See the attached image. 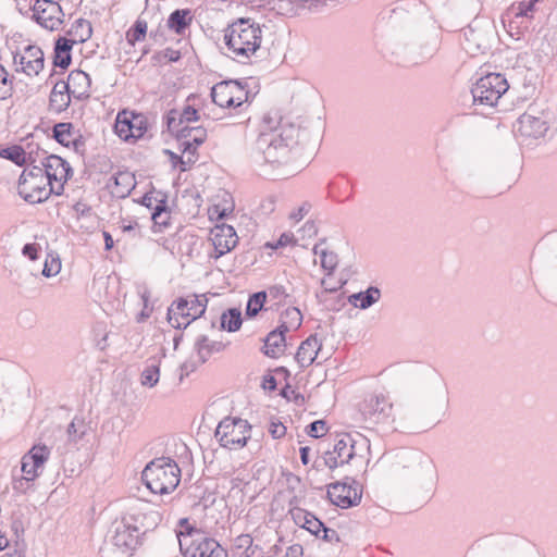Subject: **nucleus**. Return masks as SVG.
Returning <instances> with one entry per match:
<instances>
[{"instance_id":"21","label":"nucleus","mask_w":557,"mask_h":557,"mask_svg":"<svg viewBox=\"0 0 557 557\" xmlns=\"http://www.w3.org/2000/svg\"><path fill=\"white\" fill-rule=\"evenodd\" d=\"M65 87L74 99L84 100L90 96L91 78L86 72L74 70L69 74Z\"/></svg>"},{"instance_id":"12","label":"nucleus","mask_w":557,"mask_h":557,"mask_svg":"<svg viewBox=\"0 0 557 557\" xmlns=\"http://www.w3.org/2000/svg\"><path fill=\"white\" fill-rule=\"evenodd\" d=\"M327 497L335 506L346 509L360 503L362 491L355 480L345 478L344 481L327 486Z\"/></svg>"},{"instance_id":"30","label":"nucleus","mask_w":557,"mask_h":557,"mask_svg":"<svg viewBox=\"0 0 557 557\" xmlns=\"http://www.w3.org/2000/svg\"><path fill=\"white\" fill-rule=\"evenodd\" d=\"M172 134H175L178 143L189 141L190 144L202 145L207 139V129L202 126L185 125Z\"/></svg>"},{"instance_id":"25","label":"nucleus","mask_w":557,"mask_h":557,"mask_svg":"<svg viewBox=\"0 0 557 557\" xmlns=\"http://www.w3.org/2000/svg\"><path fill=\"white\" fill-rule=\"evenodd\" d=\"M72 97V94L67 90V87H65V82H57L49 97L50 110L57 113L65 111L71 103Z\"/></svg>"},{"instance_id":"33","label":"nucleus","mask_w":557,"mask_h":557,"mask_svg":"<svg viewBox=\"0 0 557 557\" xmlns=\"http://www.w3.org/2000/svg\"><path fill=\"white\" fill-rule=\"evenodd\" d=\"M69 34L73 36L72 40H74V42H85L91 37V24L87 20L78 18L72 25Z\"/></svg>"},{"instance_id":"7","label":"nucleus","mask_w":557,"mask_h":557,"mask_svg":"<svg viewBox=\"0 0 557 557\" xmlns=\"http://www.w3.org/2000/svg\"><path fill=\"white\" fill-rule=\"evenodd\" d=\"M139 529L123 519L113 530V534L100 548L101 557H128L138 545Z\"/></svg>"},{"instance_id":"8","label":"nucleus","mask_w":557,"mask_h":557,"mask_svg":"<svg viewBox=\"0 0 557 557\" xmlns=\"http://www.w3.org/2000/svg\"><path fill=\"white\" fill-rule=\"evenodd\" d=\"M206 295H193L190 299L178 298L168 309V321L175 329H185L201 317L207 308Z\"/></svg>"},{"instance_id":"5","label":"nucleus","mask_w":557,"mask_h":557,"mask_svg":"<svg viewBox=\"0 0 557 557\" xmlns=\"http://www.w3.org/2000/svg\"><path fill=\"white\" fill-rule=\"evenodd\" d=\"M369 449V441L357 433L351 435L348 433L342 434L336 440L332 450H327L321 458V463L333 470L337 467L349 463L351 460L364 458V451Z\"/></svg>"},{"instance_id":"2","label":"nucleus","mask_w":557,"mask_h":557,"mask_svg":"<svg viewBox=\"0 0 557 557\" xmlns=\"http://www.w3.org/2000/svg\"><path fill=\"white\" fill-rule=\"evenodd\" d=\"M262 30L259 24L249 18H239L225 32L224 41L232 58L246 62L260 49Z\"/></svg>"},{"instance_id":"15","label":"nucleus","mask_w":557,"mask_h":557,"mask_svg":"<svg viewBox=\"0 0 557 557\" xmlns=\"http://www.w3.org/2000/svg\"><path fill=\"white\" fill-rule=\"evenodd\" d=\"M44 62V52L38 46L29 45L13 55L15 71L29 77L37 76L42 71Z\"/></svg>"},{"instance_id":"42","label":"nucleus","mask_w":557,"mask_h":557,"mask_svg":"<svg viewBox=\"0 0 557 557\" xmlns=\"http://www.w3.org/2000/svg\"><path fill=\"white\" fill-rule=\"evenodd\" d=\"M189 14L188 10H175L171 13L168 25L171 29L175 30L177 34H182V32L188 26L191 18L187 21V15Z\"/></svg>"},{"instance_id":"13","label":"nucleus","mask_w":557,"mask_h":557,"mask_svg":"<svg viewBox=\"0 0 557 557\" xmlns=\"http://www.w3.org/2000/svg\"><path fill=\"white\" fill-rule=\"evenodd\" d=\"M32 10L33 18L45 29L58 30L64 23V13L55 1L36 0Z\"/></svg>"},{"instance_id":"48","label":"nucleus","mask_w":557,"mask_h":557,"mask_svg":"<svg viewBox=\"0 0 557 557\" xmlns=\"http://www.w3.org/2000/svg\"><path fill=\"white\" fill-rule=\"evenodd\" d=\"M265 292V298H270L274 301L275 305H281L285 301L287 298V293L284 286L282 285H274L269 287Z\"/></svg>"},{"instance_id":"35","label":"nucleus","mask_w":557,"mask_h":557,"mask_svg":"<svg viewBox=\"0 0 557 557\" xmlns=\"http://www.w3.org/2000/svg\"><path fill=\"white\" fill-rule=\"evenodd\" d=\"M88 426L81 417H74L71 423L67 425L66 434L70 443H77L81 441L87 433Z\"/></svg>"},{"instance_id":"41","label":"nucleus","mask_w":557,"mask_h":557,"mask_svg":"<svg viewBox=\"0 0 557 557\" xmlns=\"http://www.w3.org/2000/svg\"><path fill=\"white\" fill-rule=\"evenodd\" d=\"M115 133L117 136L127 141L132 139L131 120L128 117V111H122L117 114L115 121Z\"/></svg>"},{"instance_id":"28","label":"nucleus","mask_w":557,"mask_h":557,"mask_svg":"<svg viewBox=\"0 0 557 557\" xmlns=\"http://www.w3.org/2000/svg\"><path fill=\"white\" fill-rule=\"evenodd\" d=\"M74 40L65 37H60L54 45V58L53 64L61 69H66L71 63V50L74 45Z\"/></svg>"},{"instance_id":"51","label":"nucleus","mask_w":557,"mask_h":557,"mask_svg":"<svg viewBox=\"0 0 557 557\" xmlns=\"http://www.w3.org/2000/svg\"><path fill=\"white\" fill-rule=\"evenodd\" d=\"M61 270V262L59 258H51L49 261L46 260L42 269V275L46 277L54 276L57 275Z\"/></svg>"},{"instance_id":"64","label":"nucleus","mask_w":557,"mask_h":557,"mask_svg":"<svg viewBox=\"0 0 557 557\" xmlns=\"http://www.w3.org/2000/svg\"><path fill=\"white\" fill-rule=\"evenodd\" d=\"M292 239H293L292 234H286V233L282 234L275 245V248L287 246L288 244L292 243Z\"/></svg>"},{"instance_id":"26","label":"nucleus","mask_w":557,"mask_h":557,"mask_svg":"<svg viewBox=\"0 0 557 557\" xmlns=\"http://www.w3.org/2000/svg\"><path fill=\"white\" fill-rule=\"evenodd\" d=\"M200 145L190 144L189 141L178 143V148L182 151L181 156L171 153L174 164H180L181 171H187L198 160L197 149Z\"/></svg>"},{"instance_id":"38","label":"nucleus","mask_w":557,"mask_h":557,"mask_svg":"<svg viewBox=\"0 0 557 557\" xmlns=\"http://www.w3.org/2000/svg\"><path fill=\"white\" fill-rule=\"evenodd\" d=\"M75 136V132L73 125L71 123H58L53 127V137L54 139L65 146H71V140Z\"/></svg>"},{"instance_id":"31","label":"nucleus","mask_w":557,"mask_h":557,"mask_svg":"<svg viewBox=\"0 0 557 557\" xmlns=\"http://www.w3.org/2000/svg\"><path fill=\"white\" fill-rule=\"evenodd\" d=\"M302 322V314L296 307H288L281 315L280 329L288 332L290 330H297Z\"/></svg>"},{"instance_id":"55","label":"nucleus","mask_w":557,"mask_h":557,"mask_svg":"<svg viewBox=\"0 0 557 557\" xmlns=\"http://www.w3.org/2000/svg\"><path fill=\"white\" fill-rule=\"evenodd\" d=\"M274 209L275 199L273 197H269L260 203V211L262 214H270L274 211Z\"/></svg>"},{"instance_id":"1","label":"nucleus","mask_w":557,"mask_h":557,"mask_svg":"<svg viewBox=\"0 0 557 557\" xmlns=\"http://www.w3.org/2000/svg\"><path fill=\"white\" fill-rule=\"evenodd\" d=\"M281 116L267 113L262 119L261 131L255 143L256 161L262 159L267 163H282L287 160L289 148L283 133L278 132Z\"/></svg>"},{"instance_id":"49","label":"nucleus","mask_w":557,"mask_h":557,"mask_svg":"<svg viewBox=\"0 0 557 557\" xmlns=\"http://www.w3.org/2000/svg\"><path fill=\"white\" fill-rule=\"evenodd\" d=\"M289 515L297 525L305 528L308 522L310 512L302 508L294 507L289 509Z\"/></svg>"},{"instance_id":"59","label":"nucleus","mask_w":557,"mask_h":557,"mask_svg":"<svg viewBox=\"0 0 557 557\" xmlns=\"http://www.w3.org/2000/svg\"><path fill=\"white\" fill-rule=\"evenodd\" d=\"M76 152L84 153L85 151V140L82 136H74L71 140V146Z\"/></svg>"},{"instance_id":"36","label":"nucleus","mask_w":557,"mask_h":557,"mask_svg":"<svg viewBox=\"0 0 557 557\" xmlns=\"http://www.w3.org/2000/svg\"><path fill=\"white\" fill-rule=\"evenodd\" d=\"M151 220L154 226L159 227V231H161L162 227L168 226L170 221V212L168 210L164 196H162V198L159 199V202L154 206L151 213Z\"/></svg>"},{"instance_id":"63","label":"nucleus","mask_w":557,"mask_h":557,"mask_svg":"<svg viewBox=\"0 0 557 557\" xmlns=\"http://www.w3.org/2000/svg\"><path fill=\"white\" fill-rule=\"evenodd\" d=\"M163 57L171 62H175L181 58V53L177 50L168 48L163 51Z\"/></svg>"},{"instance_id":"23","label":"nucleus","mask_w":557,"mask_h":557,"mask_svg":"<svg viewBox=\"0 0 557 557\" xmlns=\"http://www.w3.org/2000/svg\"><path fill=\"white\" fill-rule=\"evenodd\" d=\"M321 348L322 343L318 339L317 335H310L298 347L295 360L300 368H307L318 358Z\"/></svg>"},{"instance_id":"27","label":"nucleus","mask_w":557,"mask_h":557,"mask_svg":"<svg viewBox=\"0 0 557 557\" xmlns=\"http://www.w3.org/2000/svg\"><path fill=\"white\" fill-rule=\"evenodd\" d=\"M285 331L277 327L270 332L264 339L263 352L271 358H277L285 349Z\"/></svg>"},{"instance_id":"34","label":"nucleus","mask_w":557,"mask_h":557,"mask_svg":"<svg viewBox=\"0 0 557 557\" xmlns=\"http://www.w3.org/2000/svg\"><path fill=\"white\" fill-rule=\"evenodd\" d=\"M313 253L320 257V264L327 274H331L337 267V255L333 251L321 248V244L314 245Z\"/></svg>"},{"instance_id":"43","label":"nucleus","mask_w":557,"mask_h":557,"mask_svg":"<svg viewBox=\"0 0 557 557\" xmlns=\"http://www.w3.org/2000/svg\"><path fill=\"white\" fill-rule=\"evenodd\" d=\"M265 301V292L261 290L252 294L247 301L246 314L249 318L256 317L262 310Z\"/></svg>"},{"instance_id":"14","label":"nucleus","mask_w":557,"mask_h":557,"mask_svg":"<svg viewBox=\"0 0 557 557\" xmlns=\"http://www.w3.org/2000/svg\"><path fill=\"white\" fill-rule=\"evenodd\" d=\"M359 411L366 420L380 423L392 416L393 404L383 394H370L360 403Z\"/></svg>"},{"instance_id":"32","label":"nucleus","mask_w":557,"mask_h":557,"mask_svg":"<svg viewBox=\"0 0 557 557\" xmlns=\"http://www.w3.org/2000/svg\"><path fill=\"white\" fill-rule=\"evenodd\" d=\"M221 347V343H211L205 335H200L195 343L197 356L201 363L206 362L211 356V354L214 351H219Z\"/></svg>"},{"instance_id":"44","label":"nucleus","mask_w":557,"mask_h":557,"mask_svg":"<svg viewBox=\"0 0 557 557\" xmlns=\"http://www.w3.org/2000/svg\"><path fill=\"white\" fill-rule=\"evenodd\" d=\"M539 0H522L517 4H512L509 11L513 17H532L535 3Z\"/></svg>"},{"instance_id":"37","label":"nucleus","mask_w":557,"mask_h":557,"mask_svg":"<svg viewBox=\"0 0 557 557\" xmlns=\"http://www.w3.org/2000/svg\"><path fill=\"white\" fill-rule=\"evenodd\" d=\"M242 322V313L236 308L228 309L221 315V326L228 332L239 330Z\"/></svg>"},{"instance_id":"39","label":"nucleus","mask_w":557,"mask_h":557,"mask_svg":"<svg viewBox=\"0 0 557 557\" xmlns=\"http://www.w3.org/2000/svg\"><path fill=\"white\" fill-rule=\"evenodd\" d=\"M131 120L132 139L137 140L144 137L148 129V121L144 114L128 112Z\"/></svg>"},{"instance_id":"11","label":"nucleus","mask_w":557,"mask_h":557,"mask_svg":"<svg viewBox=\"0 0 557 557\" xmlns=\"http://www.w3.org/2000/svg\"><path fill=\"white\" fill-rule=\"evenodd\" d=\"M214 435L225 448H242L250 438V425L239 418H225L216 426Z\"/></svg>"},{"instance_id":"19","label":"nucleus","mask_w":557,"mask_h":557,"mask_svg":"<svg viewBox=\"0 0 557 557\" xmlns=\"http://www.w3.org/2000/svg\"><path fill=\"white\" fill-rule=\"evenodd\" d=\"M41 164V171L55 185H63L70 177L72 170L69 163L59 156H48L44 159Z\"/></svg>"},{"instance_id":"3","label":"nucleus","mask_w":557,"mask_h":557,"mask_svg":"<svg viewBox=\"0 0 557 557\" xmlns=\"http://www.w3.org/2000/svg\"><path fill=\"white\" fill-rule=\"evenodd\" d=\"M141 479L145 485L154 494L173 492L181 481V469L168 457L151 460L143 470Z\"/></svg>"},{"instance_id":"20","label":"nucleus","mask_w":557,"mask_h":557,"mask_svg":"<svg viewBox=\"0 0 557 557\" xmlns=\"http://www.w3.org/2000/svg\"><path fill=\"white\" fill-rule=\"evenodd\" d=\"M234 94H243V86L237 81H224L211 89L213 102L221 108H230L234 104Z\"/></svg>"},{"instance_id":"29","label":"nucleus","mask_w":557,"mask_h":557,"mask_svg":"<svg viewBox=\"0 0 557 557\" xmlns=\"http://www.w3.org/2000/svg\"><path fill=\"white\" fill-rule=\"evenodd\" d=\"M381 292L377 287L370 286L367 290L349 296L348 301L356 308L368 309L379 301Z\"/></svg>"},{"instance_id":"62","label":"nucleus","mask_w":557,"mask_h":557,"mask_svg":"<svg viewBox=\"0 0 557 557\" xmlns=\"http://www.w3.org/2000/svg\"><path fill=\"white\" fill-rule=\"evenodd\" d=\"M159 202V200L153 196V193H147L143 197L141 203L146 206L147 208L153 209V202Z\"/></svg>"},{"instance_id":"18","label":"nucleus","mask_w":557,"mask_h":557,"mask_svg":"<svg viewBox=\"0 0 557 557\" xmlns=\"http://www.w3.org/2000/svg\"><path fill=\"white\" fill-rule=\"evenodd\" d=\"M214 258L218 259L231 251L237 244V235L233 226L227 224L215 225L212 230Z\"/></svg>"},{"instance_id":"52","label":"nucleus","mask_w":557,"mask_h":557,"mask_svg":"<svg viewBox=\"0 0 557 557\" xmlns=\"http://www.w3.org/2000/svg\"><path fill=\"white\" fill-rule=\"evenodd\" d=\"M253 540L250 534H240L234 539V546L237 549H244V554L251 548Z\"/></svg>"},{"instance_id":"60","label":"nucleus","mask_w":557,"mask_h":557,"mask_svg":"<svg viewBox=\"0 0 557 557\" xmlns=\"http://www.w3.org/2000/svg\"><path fill=\"white\" fill-rule=\"evenodd\" d=\"M30 482L32 481H28L24 474L21 479L14 481L13 488L15 491L24 492L29 487Z\"/></svg>"},{"instance_id":"47","label":"nucleus","mask_w":557,"mask_h":557,"mask_svg":"<svg viewBox=\"0 0 557 557\" xmlns=\"http://www.w3.org/2000/svg\"><path fill=\"white\" fill-rule=\"evenodd\" d=\"M159 382V367L156 364L147 366L141 372V384L153 387Z\"/></svg>"},{"instance_id":"53","label":"nucleus","mask_w":557,"mask_h":557,"mask_svg":"<svg viewBox=\"0 0 557 557\" xmlns=\"http://www.w3.org/2000/svg\"><path fill=\"white\" fill-rule=\"evenodd\" d=\"M323 525H324V523L310 512L308 522L304 529L308 530L310 533L314 534L315 536H320L321 529L323 528Z\"/></svg>"},{"instance_id":"10","label":"nucleus","mask_w":557,"mask_h":557,"mask_svg":"<svg viewBox=\"0 0 557 557\" xmlns=\"http://www.w3.org/2000/svg\"><path fill=\"white\" fill-rule=\"evenodd\" d=\"M398 465L405 475L418 482L432 481L435 476L433 460L423 451L408 449L398 455Z\"/></svg>"},{"instance_id":"9","label":"nucleus","mask_w":557,"mask_h":557,"mask_svg":"<svg viewBox=\"0 0 557 557\" xmlns=\"http://www.w3.org/2000/svg\"><path fill=\"white\" fill-rule=\"evenodd\" d=\"M506 77L499 73H490L476 81L471 89L473 103L493 108L508 90Z\"/></svg>"},{"instance_id":"61","label":"nucleus","mask_w":557,"mask_h":557,"mask_svg":"<svg viewBox=\"0 0 557 557\" xmlns=\"http://www.w3.org/2000/svg\"><path fill=\"white\" fill-rule=\"evenodd\" d=\"M444 409H445V401H443L441 404V406L435 409V411L433 413V418H432L431 423H430V426L435 425L441 420V418L444 414Z\"/></svg>"},{"instance_id":"57","label":"nucleus","mask_w":557,"mask_h":557,"mask_svg":"<svg viewBox=\"0 0 557 557\" xmlns=\"http://www.w3.org/2000/svg\"><path fill=\"white\" fill-rule=\"evenodd\" d=\"M309 210H310V205L304 203L296 211L292 212L289 214V218L295 221H299L309 212Z\"/></svg>"},{"instance_id":"50","label":"nucleus","mask_w":557,"mask_h":557,"mask_svg":"<svg viewBox=\"0 0 557 557\" xmlns=\"http://www.w3.org/2000/svg\"><path fill=\"white\" fill-rule=\"evenodd\" d=\"M327 432L326 422L317 420L308 425V435L314 438L323 436Z\"/></svg>"},{"instance_id":"56","label":"nucleus","mask_w":557,"mask_h":557,"mask_svg":"<svg viewBox=\"0 0 557 557\" xmlns=\"http://www.w3.org/2000/svg\"><path fill=\"white\" fill-rule=\"evenodd\" d=\"M22 252L30 260H36L38 258V246L36 244H26L23 247Z\"/></svg>"},{"instance_id":"17","label":"nucleus","mask_w":557,"mask_h":557,"mask_svg":"<svg viewBox=\"0 0 557 557\" xmlns=\"http://www.w3.org/2000/svg\"><path fill=\"white\" fill-rule=\"evenodd\" d=\"M516 133L524 138H540L548 131V124L542 117L529 112L523 113L515 125Z\"/></svg>"},{"instance_id":"16","label":"nucleus","mask_w":557,"mask_h":557,"mask_svg":"<svg viewBox=\"0 0 557 557\" xmlns=\"http://www.w3.org/2000/svg\"><path fill=\"white\" fill-rule=\"evenodd\" d=\"M49 456L50 449L46 445H35L23 456L21 470L28 481L41 474Z\"/></svg>"},{"instance_id":"46","label":"nucleus","mask_w":557,"mask_h":557,"mask_svg":"<svg viewBox=\"0 0 557 557\" xmlns=\"http://www.w3.org/2000/svg\"><path fill=\"white\" fill-rule=\"evenodd\" d=\"M0 156L16 164H23L26 162V153L20 146L8 147L1 151Z\"/></svg>"},{"instance_id":"58","label":"nucleus","mask_w":557,"mask_h":557,"mask_svg":"<svg viewBox=\"0 0 557 557\" xmlns=\"http://www.w3.org/2000/svg\"><path fill=\"white\" fill-rule=\"evenodd\" d=\"M321 532L323 533L322 539L327 542H333V541L338 542L339 541L337 532L333 529H329L325 525H323V528L321 529Z\"/></svg>"},{"instance_id":"40","label":"nucleus","mask_w":557,"mask_h":557,"mask_svg":"<svg viewBox=\"0 0 557 557\" xmlns=\"http://www.w3.org/2000/svg\"><path fill=\"white\" fill-rule=\"evenodd\" d=\"M14 92V76L0 63V101L12 97Z\"/></svg>"},{"instance_id":"54","label":"nucleus","mask_w":557,"mask_h":557,"mask_svg":"<svg viewBox=\"0 0 557 557\" xmlns=\"http://www.w3.org/2000/svg\"><path fill=\"white\" fill-rule=\"evenodd\" d=\"M269 432L273 438H282L286 434V428L282 422L272 421Z\"/></svg>"},{"instance_id":"24","label":"nucleus","mask_w":557,"mask_h":557,"mask_svg":"<svg viewBox=\"0 0 557 557\" xmlns=\"http://www.w3.org/2000/svg\"><path fill=\"white\" fill-rule=\"evenodd\" d=\"M198 119V112L191 106H185L182 110H170L166 115L168 129L173 133L191 122H196Z\"/></svg>"},{"instance_id":"22","label":"nucleus","mask_w":557,"mask_h":557,"mask_svg":"<svg viewBox=\"0 0 557 557\" xmlns=\"http://www.w3.org/2000/svg\"><path fill=\"white\" fill-rule=\"evenodd\" d=\"M136 185L135 176L128 171H119L113 174L107 184L111 194L116 198H125Z\"/></svg>"},{"instance_id":"6","label":"nucleus","mask_w":557,"mask_h":557,"mask_svg":"<svg viewBox=\"0 0 557 557\" xmlns=\"http://www.w3.org/2000/svg\"><path fill=\"white\" fill-rule=\"evenodd\" d=\"M186 531H180L177 539L185 557H227L226 550L201 531L189 527L186 519L181 521Z\"/></svg>"},{"instance_id":"4","label":"nucleus","mask_w":557,"mask_h":557,"mask_svg":"<svg viewBox=\"0 0 557 557\" xmlns=\"http://www.w3.org/2000/svg\"><path fill=\"white\" fill-rule=\"evenodd\" d=\"M17 188L20 196L29 203L44 202L51 194L61 195L63 191L62 184L52 183L37 165L22 172Z\"/></svg>"},{"instance_id":"45","label":"nucleus","mask_w":557,"mask_h":557,"mask_svg":"<svg viewBox=\"0 0 557 557\" xmlns=\"http://www.w3.org/2000/svg\"><path fill=\"white\" fill-rule=\"evenodd\" d=\"M147 33V22L144 20H137L134 26L127 30L126 39L128 44L135 45L137 41L145 39Z\"/></svg>"}]
</instances>
